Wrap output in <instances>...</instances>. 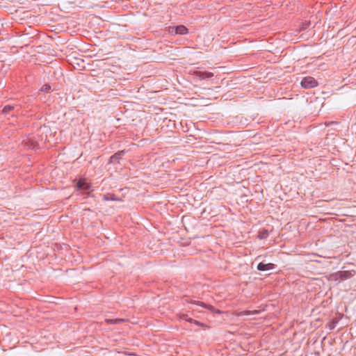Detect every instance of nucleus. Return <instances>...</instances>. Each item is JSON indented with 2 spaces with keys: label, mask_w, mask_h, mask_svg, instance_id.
<instances>
[{
  "label": "nucleus",
  "mask_w": 356,
  "mask_h": 356,
  "mask_svg": "<svg viewBox=\"0 0 356 356\" xmlns=\"http://www.w3.org/2000/svg\"><path fill=\"white\" fill-rule=\"evenodd\" d=\"M353 276L352 272L348 270L338 271L330 275V279L334 281H343Z\"/></svg>",
  "instance_id": "f257e3e1"
},
{
  "label": "nucleus",
  "mask_w": 356,
  "mask_h": 356,
  "mask_svg": "<svg viewBox=\"0 0 356 356\" xmlns=\"http://www.w3.org/2000/svg\"><path fill=\"white\" fill-rule=\"evenodd\" d=\"M317 85V81L312 76L305 77L301 81V86L305 88H312L316 87Z\"/></svg>",
  "instance_id": "f03ea898"
},
{
  "label": "nucleus",
  "mask_w": 356,
  "mask_h": 356,
  "mask_svg": "<svg viewBox=\"0 0 356 356\" xmlns=\"http://www.w3.org/2000/svg\"><path fill=\"white\" fill-rule=\"evenodd\" d=\"M193 75H194L196 78L200 80H204L206 79H211L213 76V73L210 72H202L199 70H195L193 72Z\"/></svg>",
  "instance_id": "7ed1b4c3"
},
{
  "label": "nucleus",
  "mask_w": 356,
  "mask_h": 356,
  "mask_svg": "<svg viewBox=\"0 0 356 356\" xmlns=\"http://www.w3.org/2000/svg\"><path fill=\"white\" fill-rule=\"evenodd\" d=\"M24 146L29 149H35L40 146L39 142L35 136L29 137L26 141H24Z\"/></svg>",
  "instance_id": "20e7f679"
},
{
  "label": "nucleus",
  "mask_w": 356,
  "mask_h": 356,
  "mask_svg": "<svg viewBox=\"0 0 356 356\" xmlns=\"http://www.w3.org/2000/svg\"><path fill=\"white\" fill-rule=\"evenodd\" d=\"M190 302L192 303V304H195V305H200L202 307L206 308V309H209V311H211V312H214V313H216V314H221L222 313V312L220 310L215 309L212 305H207V304H206V303H204L203 302H201V301H196V300L192 301L191 300Z\"/></svg>",
  "instance_id": "39448f33"
},
{
  "label": "nucleus",
  "mask_w": 356,
  "mask_h": 356,
  "mask_svg": "<svg viewBox=\"0 0 356 356\" xmlns=\"http://www.w3.org/2000/svg\"><path fill=\"white\" fill-rule=\"evenodd\" d=\"M171 33L175 34L184 35L188 33L187 28L184 25H179L177 26L171 27Z\"/></svg>",
  "instance_id": "423d86ee"
},
{
  "label": "nucleus",
  "mask_w": 356,
  "mask_h": 356,
  "mask_svg": "<svg viewBox=\"0 0 356 356\" xmlns=\"http://www.w3.org/2000/svg\"><path fill=\"white\" fill-rule=\"evenodd\" d=\"M124 151H119V152H116L115 154H114L113 155H112L110 157L109 163H119V161L122 159V156L124 155Z\"/></svg>",
  "instance_id": "0eeeda50"
},
{
  "label": "nucleus",
  "mask_w": 356,
  "mask_h": 356,
  "mask_svg": "<svg viewBox=\"0 0 356 356\" xmlns=\"http://www.w3.org/2000/svg\"><path fill=\"white\" fill-rule=\"evenodd\" d=\"M273 268H274L273 264H271V263L264 264V263L261 262L257 265V268L259 271H266V270H272V269H273Z\"/></svg>",
  "instance_id": "6e6552de"
},
{
  "label": "nucleus",
  "mask_w": 356,
  "mask_h": 356,
  "mask_svg": "<svg viewBox=\"0 0 356 356\" xmlns=\"http://www.w3.org/2000/svg\"><path fill=\"white\" fill-rule=\"evenodd\" d=\"M15 108H17V111H19L20 109V106L18 105H10V104L6 105L2 109V113L8 114L10 111L15 110Z\"/></svg>",
  "instance_id": "1a4fd4ad"
},
{
  "label": "nucleus",
  "mask_w": 356,
  "mask_h": 356,
  "mask_svg": "<svg viewBox=\"0 0 356 356\" xmlns=\"http://www.w3.org/2000/svg\"><path fill=\"white\" fill-rule=\"evenodd\" d=\"M76 187L79 190H82V191H88L90 188V184L83 180H79L77 182Z\"/></svg>",
  "instance_id": "9d476101"
},
{
  "label": "nucleus",
  "mask_w": 356,
  "mask_h": 356,
  "mask_svg": "<svg viewBox=\"0 0 356 356\" xmlns=\"http://www.w3.org/2000/svg\"><path fill=\"white\" fill-rule=\"evenodd\" d=\"M105 321L108 324H118V323L124 322V318H113V319L106 318Z\"/></svg>",
  "instance_id": "9b49d317"
},
{
  "label": "nucleus",
  "mask_w": 356,
  "mask_h": 356,
  "mask_svg": "<svg viewBox=\"0 0 356 356\" xmlns=\"http://www.w3.org/2000/svg\"><path fill=\"white\" fill-rule=\"evenodd\" d=\"M103 199L106 201H109V200L118 201V200H119V199L115 197V195L113 193H107V194L104 195Z\"/></svg>",
  "instance_id": "f8f14e48"
},
{
  "label": "nucleus",
  "mask_w": 356,
  "mask_h": 356,
  "mask_svg": "<svg viewBox=\"0 0 356 356\" xmlns=\"http://www.w3.org/2000/svg\"><path fill=\"white\" fill-rule=\"evenodd\" d=\"M268 230H263L262 232H260L259 234V238L260 239H264V238H266L268 236Z\"/></svg>",
  "instance_id": "ddd939ff"
},
{
  "label": "nucleus",
  "mask_w": 356,
  "mask_h": 356,
  "mask_svg": "<svg viewBox=\"0 0 356 356\" xmlns=\"http://www.w3.org/2000/svg\"><path fill=\"white\" fill-rule=\"evenodd\" d=\"M51 89V86L49 84H44L41 90L44 92H49Z\"/></svg>",
  "instance_id": "4468645a"
},
{
  "label": "nucleus",
  "mask_w": 356,
  "mask_h": 356,
  "mask_svg": "<svg viewBox=\"0 0 356 356\" xmlns=\"http://www.w3.org/2000/svg\"><path fill=\"white\" fill-rule=\"evenodd\" d=\"M309 26H310V22H306L305 23H302L300 29L305 30V29H307Z\"/></svg>",
  "instance_id": "2eb2a0df"
},
{
  "label": "nucleus",
  "mask_w": 356,
  "mask_h": 356,
  "mask_svg": "<svg viewBox=\"0 0 356 356\" xmlns=\"http://www.w3.org/2000/svg\"><path fill=\"white\" fill-rule=\"evenodd\" d=\"M193 323H195V325H197L198 326H201L202 327H204V328L207 327V325H205V324H204V323H201V322H200L198 321H196V320L193 321Z\"/></svg>",
  "instance_id": "dca6fc26"
},
{
  "label": "nucleus",
  "mask_w": 356,
  "mask_h": 356,
  "mask_svg": "<svg viewBox=\"0 0 356 356\" xmlns=\"http://www.w3.org/2000/svg\"><path fill=\"white\" fill-rule=\"evenodd\" d=\"M181 318H182V319H184L188 322H190V323H193V321H194V319H193L191 318H188V316L186 314H184Z\"/></svg>",
  "instance_id": "f3484780"
},
{
  "label": "nucleus",
  "mask_w": 356,
  "mask_h": 356,
  "mask_svg": "<svg viewBox=\"0 0 356 356\" xmlns=\"http://www.w3.org/2000/svg\"><path fill=\"white\" fill-rule=\"evenodd\" d=\"M245 313H246L247 314H250V312L246 311V312H245Z\"/></svg>",
  "instance_id": "a211bd4d"
}]
</instances>
